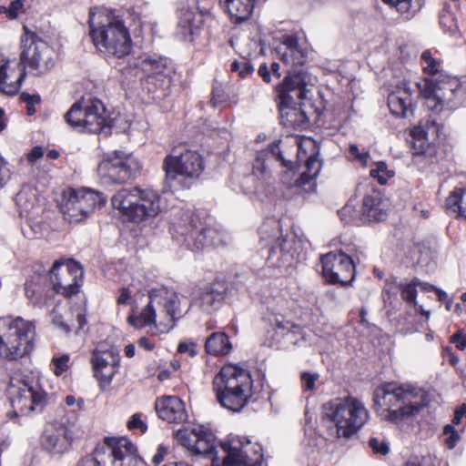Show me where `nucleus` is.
Returning a JSON list of instances; mask_svg holds the SVG:
<instances>
[{
  "mask_svg": "<svg viewBox=\"0 0 466 466\" xmlns=\"http://www.w3.org/2000/svg\"><path fill=\"white\" fill-rule=\"evenodd\" d=\"M89 35L96 48L117 58L127 56L132 40L122 17L113 10H90Z\"/></svg>",
  "mask_w": 466,
  "mask_h": 466,
  "instance_id": "1",
  "label": "nucleus"
},
{
  "mask_svg": "<svg viewBox=\"0 0 466 466\" xmlns=\"http://www.w3.org/2000/svg\"><path fill=\"white\" fill-rule=\"evenodd\" d=\"M373 401L382 420L397 422L421 410L425 405V392L411 385L390 382L375 390Z\"/></svg>",
  "mask_w": 466,
  "mask_h": 466,
  "instance_id": "2",
  "label": "nucleus"
},
{
  "mask_svg": "<svg viewBox=\"0 0 466 466\" xmlns=\"http://www.w3.org/2000/svg\"><path fill=\"white\" fill-rule=\"evenodd\" d=\"M178 296L165 287L153 289L149 292V302L138 316L130 314L127 323L140 329L153 328L155 333H167L172 329L181 317Z\"/></svg>",
  "mask_w": 466,
  "mask_h": 466,
  "instance_id": "3",
  "label": "nucleus"
},
{
  "mask_svg": "<svg viewBox=\"0 0 466 466\" xmlns=\"http://www.w3.org/2000/svg\"><path fill=\"white\" fill-rule=\"evenodd\" d=\"M213 390L222 407L240 411L252 396V379L248 370L225 365L213 380Z\"/></svg>",
  "mask_w": 466,
  "mask_h": 466,
  "instance_id": "4",
  "label": "nucleus"
},
{
  "mask_svg": "<svg viewBox=\"0 0 466 466\" xmlns=\"http://www.w3.org/2000/svg\"><path fill=\"white\" fill-rule=\"evenodd\" d=\"M323 419L333 425L329 427L330 435L349 439L369 420V411L357 398H336L323 405Z\"/></svg>",
  "mask_w": 466,
  "mask_h": 466,
  "instance_id": "5",
  "label": "nucleus"
},
{
  "mask_svg": "<svg viewBox=\"0 0 466 466\" xmlns=\"http://www.w3.org/2000/svg\"><path fill=\"white\" fill-rule=\"evenodd\" d=\"M112 205L128 221L137 224L152 220L165 208L157 191L138 187L120 189L113 196Z\"/></svg>",
  "mask_w": 466,
  "mask_h": 466,
  "instance_id": "6",
  "label": "nucleus"
},
{
  "mask_svg": "<svg viewBox=\"0 0 466 466\" xmlns=\"http://www.w3.org/2000/svg\"><path fill=\"white\" fill-rule=\"evenodd\" d=\"M312 77L306 71L290 70L284 77L283 82L276 87L279 107L282 118H286L285 124L293 127H300L309 123V117L298 107L291 106L294 99L303 100L307 98Z\"/></svg>",
  "mask_w": 466,
  "mask_h": 466,
  "instance_id": "7",
  "label": "nucleus"
},
{
  "mask_svg": "<svg viewBox=\"0 0 466 466\" xmlns=\"http://www.w3.org/2000/svg\"><path fill=\"white\" fill-rule=\"evenodd\" d=\"M136 446L125 437H106L93 456L84 458L77 466H137Z\"/></svg>",
  "mask_w": 466,
  "mask_h": 466,
  "instance_id": "8",
  "label": "nucleus"
},
{
  "mask_svg": "<svg viewBox=\"0 0 466 466\" xmlns=\"http://www.w3.org/2000/svg\"><path fill=\"white\" fill-rule=\"evenodd\" d=\"M198 220L187 210L183 211L179 218H175L171 230L176 240L187 248L198 251L211 246L224 244L219 233L211 228L198 227Z\"/></svg>",
  "mask_w": 466,
  "mask_h": 466,
  "instance_id": "9",
  "label": "nucleus"
},
{
  "mask_svg": "<svg viewBox=\"0 0 466 466\" xmlns=\"http://www.w3.org/2000/svg\"><path fill=\"white\" fill-rule=\"evenodd\" d=\"M163 167L170 187H189L191 181L202 173L203 160L197 151L175 148L165 157Z\"/></svg>",
  "mask_w": 466,
  "mask_h": 466,
  "instance_id": "10",
  "label": "nucleus"
},
{
  "mask_svg": "<svg viewBox=\"0 0 466 466\" xmlns=\"http://www.w3.org/2000/svg\"><path fill=\"white\" fill-rule=\"evenodd\" d=\"M416 86L425 99L426 107L440 113L444 108H453L451 103L461 91V81L454 76L440 75L435 78H425L416 83Z\"/></svg>",
  "mask_w": 466,
  "mask_h": 466,
  "instance_id": "11",
  "label": "nucleus"
},
{
  "mask_svg": "<svg viewBox=\"0 0 466 466\" xmlns=\"http://www.w3.org/2000/svg\"><path fill=\"white\" fill-rule=\"evenodd\" d=\"M9 394L12 405L25 412L41 410L47 397L38 374L33 371L22 372L12 379Z\"/></svg>",
  "mask_w": 466,
  "mask_h": 466,
  "instance_id": "12",
  "label": "nucleus"
},
{
  "mask_svg": "<svg viewBox=\"0 0 466 466\" xmlns=\"http://www.w3.org/2000/svg\"><path fill=\"white\" fill-rule=\"evenodd\" d=\"M35 326L22 318L12 319L7 331L0 335V357L8 360H18L33 350Z\"/></svg>",
  "mask_w": 466,
  "mask_h": 466,
  "instance_id": "13",
  "label": "nucleus"
},
{
  "mask_svg": "<svg viewBox=\"0 0 466 466\" xmlns=\"http://www.w3.org/2000/svg\"><path fill=\"white\" fill-rule=\"evenodd\" d=\"M106 202L102 193L90 188L69 189L64 193L62 212L66 220L79 223L86 220L97 207Z\"/></svg>",
  "mask_w": 466,
  "mask_h": 466,
  "instance_id": "14",
  "label": "nucleus"
},
{
  "mask_svg": "<svg viewBox=\"0 0 466 466\" xmlns=\"http://www.w3.org/2000/svg\"><path fill=\"white\" fill-rule=\"evenodd\" d=\"M139 66L146 75L144 88L153 95V100L159 101L168 96L172 68L167 58L146 56L139 61Z\"/></svg>",
  "mask_w": 466,
  "mask_h": 466,
  "instance_id": "15",
  "label": "nucleus"
},
{
  "mask_svg": "<svg viewBox=\"0 0 466 466\" xmlns=\"http://www.w3.org/2000/svg\"><path fill=\"white\" fill-rule=\"evenodd\" d=\"M72 127H81L90 133H98L106 124V108L98 99L76 102L64 116Z\"/></svg>",
  "mask_w": 466,
  "mask_h": 466,
  "instance_id": "16",
  "label": "nucleus"
},
{
  "mask_svg": "<svg viewBox=\"0 0 466 466\" xmlns=\"http://www.w3.org/2000/svg\"><path fill=\"white\" fill-rule=\"evenodd\" d=\"M83 277V268L73 259L56 260L49 271L50 285L54 294H61L66 298L78 293Z\"/></svg>",
  "mask_w": 466,
  "mask_h": 466,
  "instance_id": "17",
  "label": "nucleus"
},
{
  "mask_svg": "<svg viewBox=\"0 0 466 466\" xmlns=\"http://www.w3.org/2000/svg\"><path fill=\"white\" fill-rule=\"evenodd\" d=\"M22 48L20 62L25 69L29 67L35 75L40 76L54 66V50L36 35L32 33L23 36Z\"/></svg>",
  "mask_w": 466,
  "mask_h": 466,
  "instance_id": "18",
  "label": "nucleus"
},
{
  "mask_svg": "<svg viewBox=\"0 0 466 466\" xmlns=\"http://www.w3.org/2000/svg\"><path fill=\"white\" fill-rule=\"evenodd\" d=\"M141 168L139 161L130 154L115 151L97 167V174L105 183L122 184L132 178Z\"/></svg>",
  "mask_w": 466,
  "mask_h": 466,
  "instance_id": "19",
  "label": "nucleus"
},
{
  "mask_svg": "<svg viewBox=\"0 0 466 466\" xmlns=\"http://www.w3.org/2000/svg\"><path fill=\"white\" fill-rule=\"evenodd\" d=\"M320 260L323 277L329 283L347 286L354 279L355 267L348 255L329 252L322 256Z\"/></svg>",
  "mask_w": 466,
  "mask_h": 466,
  "instance_id": "20",
  "label": "nucleus"
},
{
  "mask_svg": "<svg viewBox=\"0 0 466 466\" xmlns=\"http://www.w3.org/2000/svg\"><path fill=\"white\" fill-rule=\"evenodd\" d=\"M441 126L431 116L424 118L413 127L411 151L416 157L431 159L435 157L434 141L439 137Z\"/></svg>",
  "mask_w": 466,
  "mask_h": 466,
  "instance_id": "21",
  "label": "nucleus"
},
{
  "mask_svg": "<svg viewBox=\"0 0 466 466\" xmlns=\"http://www.w3.org/2000/svg\"><path fill=\"white\" fill-rule=\"evenodd\" d=\"M297 157L299 162L305 161V168L299 177H297L296 184L306 186L316 178L321 169V162L319 158V147L316 141L310 137H297L295 139Z\"/></svg>",
  "mask_w": 466,
  "mask_h": 466,
  "instance_id": "22",
  "label": "nucleus"
},
{
  "mask_svg": "<svg viewBox=\"0 0 466 466\" xmlns=\"http://www.w3.org/2000/svg\"><path fill=\"white\" fill-rule=\"evenodd\" d=\"M120 357L113 348H96L92 352L91 363L95 378L101 389L108 387L118 370Z\"/></svg>",
  "mask_w": 466,
  "mask_h": 466,
  "instance_id": "23",
  "label": "nucleus"
},
{
  "mask_svg": "<svg viewBox=\"0 0 466 466\" xmlns=\"http://www.w3.org/2000/svg\"><path fill=\"white\" fill-rule=\"evenodd\" d=\"M177 438L182 446L195 454H212L215 450V435L202 425L191 430H179Z\"/></svg>",
  "mask_w": 466,
  "mask_h": 466,
  "instance_id": "24",
  "label": "nucleus"
},
{
  "mask_svg": "<svg viewBox=\"0 0 466 466\" xmlns=\"http://www.w3.org/2000/svg\"><path fill=\"white\" fill-rule=\"evenodd\" d=\"M72 440L71 432L66 426L49 423L42 434L41 446L51 454H62L68 450Z\"/></svg>",
  "mask_w": 466,
  "mask_h": 466,
  "instance_id": "25",
  "label": "nucleus"
},
{
  "mask_svg": "<svg viewBox=\"0 0 466 466\" xmlns=\"http://www.w3.org/2000/svg\"><path fill=\"white\" fill-rule=\"evenodd\" d=\"M155 408L159 418L167 422L181 423L187 419L185 404L178 397L163 396L157 400Z\"/></svg>",
  "mask_w": 466,
  "mask_h": 466,
  "instance_id": "26",
  "label": "nucleus"
},
{
  "mask_svg": "<svg viewBox=\"0 0 466 466\" xmlns=\"http://www.w3.org/2000/svg\"><path fill=\"white\" fill-rule=\"evenodd\" d=\"M25 77V68L20 65L12 67L9 61L0 59V93L7 96L15 95Z\"/></svg>",
  "mask_w": 466,
  "mask_h": 466,
  "instance_id": "27",
  "label": "nucleus"
},
{
  "mask_svg": "<svg viewBox=\"0 0 466 466\" xmlns=\"http://www.w3.org/2000/svg\"><path fill=\"white\" fill-rule=\"evenodd\" d=\"M25 290L27 299L35 305H48L55 294L46 276L34 275L25 284Z\"/></svg>",
  "mask_w": 466,
  "mask_h": 466,
  "instance_id": "28",
  "label": "nucleus"
},
{
  "mask_svg": "<svg viewBox=\"0 0 466 466\" xmlns=\"http://www.w3.org/2000/svg\"><path fill=\"white\" fill-rule=\"evenodd\" d=\"M293 240L286 238H277L268 250L266 263L269 268H281L290 265L293 259L291 251Z\"/></svg>",
  "mask_w": 466,
  "mask_h": 466,
  "instance_id": "29",
  "label": "nucleus"
},
{
  "mask_svg": "<svg viewBox=\"0 0 466 466\" xmlns=\"http://www.w3.org/2000/svg\"><path fill=\"white\" fill-rule=\"evenodd\" d=\"M388 106L390 112L397 116H406L412 112L411 89L407 82H402L391 92L388 97Z\"/></svg>",
  "mask_w": 466,
  "mask_h": 466,
  "instance_id": "30",
  "label": "nucleus"
},
{
  "mask_svg": "<svg viewBox=\"0 0 466 466\" xmlns=\"http://www.w3.org/2000/svg\"><path fill=\"white\" fill-rule=\"evenodd\" d=\"M219 284L212 283L201 289L192 305L198 307L205 313H211L221 306L223 292Z\"/></svg>",
  "mask_w": 466,
  "mask_h": 466,
  "instance_id": "31",
  "label": "nucleus"
},
{
  "mask_svg": "<svg viewBox=\"0 0 466 466\" xmlns=\"http://www.w3.org/2000/svg\"><path fill=\"white\" fill-rule=\"evenodd\" d=\"M219 5L234 24H240L251 16L255 0H219Z\"/></svg>",
  "mask_w": 466,
  "mask_h": 466,
  "instance_id": "32",
  "label": "nucleus"
},
{
  "mask_svg": "<svg viewBox=\"0 0 466 466\" xmlns=\"http://www.w3.org/2000/svg\"><path fill=\"white\" fill-rule=\"evenodd\" d=\"M385 208L386 206L380 191L372 190L363 198L361 208L366 221H381L385 219L387 216Z\"/></svg>",
  "mask_w": 466,
  "mask_h": 466,
  "instance_id": "33",
  "label": "nucleus"
},
{
  "mask_svg": "<svg viewBox=\"0 0 466 466\" xmlns=\"http://www.w3.org/2000/svg\"><path fill=\"white\" fill-rule=\"evenodd\" d=\"M205 350L211 355H227L231 350V344L225 333L215 332L206 339Z\"/></svg>",
  "mask_w": 466,
  "mask_h": 466,
  "instance_id": "34",
  "label": "nucleus"
},
{
  "mask_svg": "<svg viewBox=\"0 0 466 466\" xmlns=\"http://www.w3.org/2000/svg\"><path fill=\"white\" fill-rule=\"evenodd\" d=\"M200 24V15L195 14L191 10H185L182 12L178 22V28L180 34L184 38L193 35L198 29Z\"/></svg>",
  "mask_w": 466,
  "mask_h": 466,
  "instance_id": "35",
  "label": "nucleus"
},
{
  "mask_svg": "<svg viewBox=\"0 0 466 466\" xmlns=\"http://www.w3.org/2000/svg\"><path fill=\"white\" fill-rule=\"evenodd\" d=\"M339 216L341 220L346 223H357L359 221H366L363 210L357 208L356 199H350L339 211Z\"/></svg>",
  "mask_w": 466,
  "mask_h": 466,
  "instance_id": "36",
  "label": "nucleus"
},
{
  "mask_svg": "<svg viewBox=\"0 0 466 466\" xmlns=\"http://www.w3.org/2000/svg\"><path fill=\"white\" fill-rule=\"evenodd\" d=\"M280 59L286 65L290 66H301L305 62V52L300 48H294L290 50H282L280 47L279 50Z\"/></svg>",
  "mask_w": 466,
  "mask_h": 466,
  "instance_id": "37",
  "label": "nucleus"
},
{
  "mask_svg": "<svg viewBox=\"0 0 466 466\" xmlns=\"http://www.w3.org/2000/svg\"><path fill=\"white\" fill-rule=\"evenodd\" d=\"M370 175L372 178L377 179L380 185H384L389 178L394 176V171L388 169L384 162H378L375 167L370 169Z\"/></svg>",
  "mask_w": 466,
  "mask_h": 466,
  "instance_id": "38",
  "label": "nucleus"
},
{
  "mask_svg": "<svg viewBox=\"0 0 466 466\" xmlns=\"http://www.w3.org/2000/svg\"><path fill=\"white\" fill-rule=\"evenodd\" d=\"M463 196L461 188H455L446 199L447 209L454 214L461 215V205L460 204Z\"/></svg>",
  "mask_w": 466,
  "mask_h": 466,
  "instance_id": "39",
  "label": "nucleus"
},
{
  "mask_svg": "<svg viewBox=\"0 0 466 466\" xmlns=\"http://www.w3.org/2000/svg\"><path fill=\"white\" fill-rule=\"evenodd\" d=\"M24 12L23 0H14L9 6L0 5V14H5L7 17L14 20L18 17L19 14Z\"/></svg>",
  "mask_w": 466,
  "mask_h": 466,
  "instance_id": "40",
  "label": "nucleus"
},
{
  "mask_svg": "<svg viewBox=\"0 0 466 466\" xmlns=\"http://www.w3.org/2000/svg\"><path fill=\"white\" fill-rule=\"evenodd\" d=\"M421 63L423 70L431 75H435L439 71L440 62L432 57L431 51H424L421 55Z\"/></svg>",
  "mask_w": 466,
  "mask_h": 466,
  "instance_id": "41",
  "label": "nucleus"
},
{
  "mask_svg": "<svg viewBox=\"0 0 466 466\" xmlns=\"http://www.w3.org/2000/svg\"><path fill=\"white\" fill-rule=\"evenodd\" d=\"M417 287H418V279H414L410 283L401 285L400 286L401 298L410 303H415L416 296H417V290H416Z\"/></svg>",
  "mask_w": 466,
  "mask_h": 466,
  "instance_id": "42",
  "label": "nucleus"
},
{
  "mask_svg": "<svg viewBox=\"0 0 466 466\" xmlns=\"http://www.w3.org/2000/svg\"><path fill=\"white\" fill-rule=\"evenodd\" d=\"M70 356L63 354L59 357H53L51 363L54 365V373L56 376H61L65 371L69 369Z\"/></svg>",
  "mask_w": 466,
  "mask_h": 466,
  "instance_id": "43",
  "label": "nucleus"
},
{
  "mask_svg": "<svg viewBox=\"0 0 466 466\" xmlns=\"http://www.w3.org/2000/svg\"><path fill=\"white\" fill-rule=\"evenodd\" d=\"M287 170L281 175V182L289 188L296 187V190L299 188L304 187L305 186H299L296 184L295 172L292 170V164L290 161H287Z\"/></svg>",
  "mask_w": 466,
  "mask_h": 466,
  "instance_id": "44",
  "label": "nucleus"
},
{
  "mask_svg": "<svg viewBox=\"0 0 466 466\" xmlns=\"http://www.w3.org/2000/svg\"><path fill=\"white\" fill-rule=\"evenodd\" d=\"M127 428L131 431H138L141 433H145L147 430V426L146 422L142 420L140 413H135L127 421Z\"/></svg>",
  "mask_w": 466,
  "mask_h": 466,
  "instance_id": "45",
  "label": "nucleus"
},
{
  "mask_svg": "<svg viewBox=\"0 0 466 466\" xmlns=\"http://www.w3.org/2000/svg\"><path fill=\"white\" fill-rule=\"evenodd\" d=\"M301 383L304 390H313L315 389L316 381L319 379V374L310 372H302Z\"/></svg>",
  "mask_w": 466,
  "mask_h": 466,
  "instance_id": "46",
  "label": "nucleus"
},
{
  "mask_svg": "<svg viewBox=\"0 0 466 466\" xmlns=\"http://www.w3.org/2000/svg\"><path fill=\"white\" fill-rule=\"evenodd\" d=\"M445 435H448V438L446 440V445L449 449H453L458 441H459V433L456 430H454L453 426L451 425H446L444 427L443 431Z\"/></svg>",
  "mask_w": 466,
  "mask_h": 466,
  "instance_id": "47",
  "label": "nucleus"
},
{
  "mask_svg": "<svg viewBox=\"0 0 466 466\" xmlns=\"http://www.w3.org/2000/svg\"><path fill=\"white\" fill-rule=\"evenodd\" d=\"M231 70L234 72H238L241 77H245L246 76L251 74L254 71V67L246 62H238L234 61L231 64Z\"/></svg>",
  "mask_w": 466,
  "mask_h": 466,
  "instance_id": "48",
  "label": "nucleus"
},
{
  "mask_svg": "<svg viewBox=\"0 0 466 466\" xmlns=\"http://www.w3.org/2000/svg\"><path fill=\"white\" fill-rule=\"evenodd\" d=\"M385 4L395 6L400 13H407L410 8V0H382Z\"/></svg>",
  "mask_w": 466,
  "mask_h": 466,
  "instance_id": "49",
  "label": "nucleus"
},
{
  "mask_svg": "<svg viewBox=\"0 0 466 466\" xmlns=\"http://www.w3.org/2000/svg\"><path fill=\"white\" fill-rule=\"evenodd\" d=\"M197 344L195 342H180L177 346V351L181 354H187L190 357L197 355Z\"/></svg>",
  "mask_w": 466,
  "mask_h": 466,
  "instance_id": "50",
  "label": "nucleus"
},
{
  "mask_svg": "<svg viewBox=\"0 0 466 466\" xmlns=\"http://www.w3.org/2000/svg\"><path fill=\"white\" fill-rule=\"evenodd\" d=\"M349 150L351 156L354 157V159L358 160L362 166L367 165L370 157L367 152L360 153L356 145H350Z\"/></svg>",
  "mask_w": 466,
  "mask_h": 466,
  "instance_id": "51",
  "label": "nucleus"
},
{
  "mask_svg": "<svg viewBox=\"0 0 466 466\" xmlns=\"http://www.w3.org/2000/svg\"><path fill=\"white\" fill-rule=\"evenodd\" d=\"M369 443L376 453L387 454L389 452V446L385 442L380 441L378 439H370Z\"/></svg>",
  "mask_w": 466,
  "mask_h": 466,
  "instance_id": "52",
  "label": "nucleus"
},
{
  "mask_svg": "<svg viewBox=\"0 0 466 466\" xmlns=\"http://www.w3.org/2000/svg\"><path fill=\"white\" fill-rule=\"evenodd\" d=\"M281 44L285 48L284 50H290L299 47L298 37L292 35H284L282 37Z\"/></svg>",
  "mask_w": 466,
  "mask_h": 466,
  "instance_id": "53",
  "label": "nucleus"
},
{
  "mask_svg": "<svg viewBox=\"0 0 466 466\" xmlns=\"http://www.w3.org/2000/svg\"><path fill=\"white\" fill-rule=\"evenodd\" d=\"M451 342L455 345V347L463 350L466 348V334L461 332H457L451 337Z\"/></svg>",
  "mask_w": 466,
  "mask_h": 466,
  "instance_id": "54",
  "label": "nucleus"
},
{
  "mask_svg": "<svg viewBox=\"0 0 466 466\" xmlns=\"http://www.w3.org/2000/svg\"><path fill=\"white\" fill-rule=\"evenodd\" d=\"M269 152L272 156H274L278 160H280L284 166H287V159L283 155V151L280 148L279 143H274L269 147Z\"/></svg>",
  "mask_w": 466,
  "mask_h": 466,
  "instance_id": "55",
  "label": "nucleus"
},
{
  "mask_svg": "<svg viewBox=\"0 0 466 466\" xmlns=\"http://www.w3.org/2000/svg\"><path fill=\"white\" fill-rule=\"evenodd\" d=\"M53 323L59 329H61L66 333H68L70 331L69 325L63 320V317L61 315H58L56 313V309H53Z\"/></svg>",
  "mask_w": 466,
  "mask_h": 466,
  "instance_id": "56",
  "label": "nucleus"
},
{
  "mask_svg": "<svg viewBox=\"0 0 466 466\" xmlns=\"http://www.w3.org/2000/svg\"><path fill=\"white\" fill-rule=\"evenodd\" d=\"M227 100L226 94L219 89H214L212 92L211 103L213 106H218L221 103Z\"/></svg>",
  "mask_w": 466,
  "mask_h": 466,
  "instance_id": "57",
  "label": "nucleus"
},
{
  "mask_svg": "<svg viewBox=\"0 0 466 466\" xmlns=\"http://www.w3.org/2000/svg\"><path fill=\"white\" fill-rule=\"evenodd\" d=\"M120 294L116 299L118 305H127L131 299V291L127 288H121L119 290Z\"/></svg>",
  "mask_w": 466,
  "mask_h": 466,
  "instance_id": "58",
  "label": "nucleus"
},
{
  "mask_svg": "<svg viewBox=\"0 0 466 466\" xmlns=\"http://www.w3.org/2000/svg\"><path fill=\"white\" fill-rule=\"evenodd\" d=\"M44 151L41 147H35L27 155L30 163H35L43 157Z\"/></svg>",
  "mask_w": 466,
  "mask_h": 466,
  "instance_id": "59",
  "label": "nucleus"
},
{
  "mask_svg": "<svg viewBox=\"0 0 466 466\" xmlns=\"http://www.w3.org/2000/svg\"><path fill=\"white\" fill-rule=\"evenodd\" d=\"M466 417V403H463L459 409L455 410L454 418L452 420L453 424H460L461 419Z\"/></svg>",
  "mask_w": 466,
  "mask_h": 466,
  "instance_id": "60",
  "label": "nucleus"
},
{
  "mask_svg": "<svg viewBox=\"0 0 466 466\" xmlns=\"http://www.w3.org/2000/svg\"><path fill=\"white\" fill-rule=\"evenodd\" d=\"M20 99L25 103L26 105L29 104H38L40 102V97L37 95H29L27 93H22L20 95Z\"/></svg>",
  "mask_w": 466,
  "mask_h": 466,
  "instance_id": "61",
  "label": "nucleus"
},
{
  "mask_svg": "<svg viewBox=\"0 0 466 466\" xmlns=\"http://www.w3.org/2000/svg\"><path fill=\"white\" fill-rule=\"evenodd\" d=\"M9 171L5 167L4 159H0V188L3 187L5 180L9 177Z\"/></svg>",
  "mask_w": 466,
  "mask_h": 466,
  "instance_id": "62",
  "label": "nucleus"
},
{
  "mask_svg": "<svg viewBox=\"0 0 466 466\" xmlns=\"http://www.w3.org/2000/svg\"><path fill=\"white\" fill-rule=\"evenodd\" d=\"M258 75L266 83L270 82V72L266 64H263L258 68Z\"/></svg>",
  "mask_w": 466,
  "mask_h": 466,
  "instance_id": "63",
  "label": "nucleus"
},
{
  "mask_svg": "<svg viewBox=\"0 0 466 466\" xmlns=\"http://www.w3.org/2000/svg\"><path fill=\"white\" fill-rule=\"evenodd\" d=\"M165 450L162 447L157 449V453L153 456L152 461L155 465L159 464L163 461Z\"/></svg>",
  "mask_w": 466,
  "mask_h": 466,
  "instance_id": "64",
  "label": "nucleus"
}]
</instances>
